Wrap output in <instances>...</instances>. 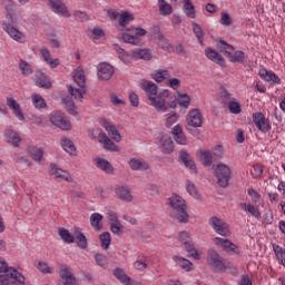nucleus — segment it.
<instances>
[{
  "label": "nucleus",
  "instance_id": "bb28decb",
  "mask_svg": "<svg viewBox=\"0 0 285 285\" xmlns=\"http://www.w3.org/2000/svg\"><path fill=\"white\" fill-rule=\"evenodd\" d=\"M259 77L264 79V81H267L268 83H279V77L275 75L273 71H268L266 69L259 70Z\"/></svg>",
  "mask_w": 285,
  "mask_h": 285
},
{
  "label": "nucleus",
  "instance_id": "c9c22d12",
  "mask_svg": "<svg viewBox=\"0 0 285 285\" xmlns=\"http://www.w3.org/2000/svg\"><path fill=\"white\" fill-rule=\"evenodd\" d=\"M158 8L161 17H169L173 14V7L166 0H158Z\"/></svg>",
  "mask_w": 285,
  "mask_h": 285
},
{
  "label": "nucleus",
  "instance_id": "49530a36",
  "mask_svg": "<svg viewBox=\"0 0 285 285\" xmlns=\"http://www.w3.org/2000/svg\"><path fill=\"white\" fill-rule=\"evenodd\" d=\"M134 20L135 18L132 14H130L128 11H125L119 17V26H121V28H126V26H128V23Z\"/></svg>",
  "mask_w": 285,
  "mask_h": 285
},
{
  "label": "nucleus",
  "instance_id": "774afa93",
  "mask_svg": "<svg viewBox=\"0 0 285 285\" xmlns=\"http://www.w3.org/2000/svg\"><path fill=\"white\" fill-rule=\"evenodd\" d=\"M274 253H275L277 259H284V257H285V249L284 248H282L278 245H274Z\"/></svg>",
  "mask_w": 285,
  "mask_h": 285
},
{
  "label": "nucleus",
  "instance_id": "13d9d810",
  "mask_svg": "<svg viewBox=\"0 0 285 285\" xmlns=\"http://www.w3.org/2000/svg\"><path fill=\"white\" fill-rule=\"evenodd\" d=\"M193 31L196 35L199 43H204V30H202V27L194 22L193 24Z\"/></svg>",
  "mask_w": 285,
  "mask_h": 285
},
{
  "label": "nucleus",
  "instance_id": "cd10ccee",
  "mask_svg": "<svg viewBox=\"0 0 285 285\" xmlns=\"http://www.w3.org/2000/svg\"><path fill=\"white\" fill-rule=\"evenodd\" d=\"M129 166L131 170H149L150 165L146 163V160L141 158H134L129 161Z\"/></svg>",
  "mask_w": 285,
  "mask_h": 285
},
{
  "label": "nucleus",
  "instance_id": "9b49d317",
  "mask_svg": "<svg viewBox=\"0 0 285 285\" xmlns=\"http://www.w3.org/2000/svg\"><path fill=\"white\" fill-rule=\"evenodd\" d=\"M2 30H4L13 41H17L18 43H26V35L19 31V29H17L12 23L3 22Z\"/></svg>",
  "mask_w": 285,
  "mask_h": 285
},
{
  "label": "nucleus",
  "instance_id": "a18cd8bd",
  "mask_svg": "<svg viewBox=\"0 0 285 285\" xmlns=\"http://www.w3.org/2000/svg\"><path fill=\"white\" fill-rule=\"evenodd\" d=\"M158 46L166 52H173V45L163 35L158 36Z\"/></svg>",
  "mask_w": 285,
  "mask_h": 285
},
{
  "label": "nucleus",
  "instance_id": "8fccbe9b",
  "mask_svg": "<svg viewBox=\"0 0 285 285\" xmlns=\"http://www.w3.org/2000/svg\"><path fill=\"white\" fill-rule=\"evenodd\" d=\"M19 69L21 70L22 75H24V77L32 75V66H30V63L24 60H20Z\"/></svg>",
  "mask_w": 285,
  "mask_h": 285
},
{
  "label": "nucleus",
  "instance_id": "b1692460",
  "mask_svg": "<svg viewBox=\"0 0 285 285\" xmlns=\"http://www.w3.org/2000/svg\"><path fill=\"white\" fill-rule=\"evenodd\" d=\"M36 86L39 88H46L47 90L52 88V82H50V79H48V76L46 73L38 71L36 73Z\"/></svg>",
  "mask_w": 285,
  "mask_h": 285
},
{
  "label": "nucleus",
  "instance_id": "ddd939ff",
  "mask_svg": "<svg viewBox=\"0 0 285 285\" xmlns=\"http://www.w3.org/2000/svg\"><path fill=\"white\" fill-rule=\"evenodd\" d=\"M186 124L191 128H202L204 124V116H202V111L199 109H191L188 111L186 116Z\"/></svg>",
  "mask_w": 285,
  "mask_h": 285
},
{
  "label": "nucleus",
  "instance_id": "2f4dec72",
  "mask_svg": "<svg viewBox=\"0 0 285 285\" xmlns=\"http://www.w3.org/2000/svg\"><path fill=\"white\" fill-rule=\"evenodd\" d=\"M116 195L117 198L122 202H132V194H130V189H128V187H117Z\"/></svg>",
  "mask_w": 285,
  "mask_h": 285
},
{
  "label": "nucleus",
  "instance_id": "3c124183",
  "mask_svg": "<svg viewBox=\"0 0 285 285\" xmlns=\"http://www.w3.org/2000/svg\"><path fill=\"white\" fill-rule=\"evenodd\" d=\"M232 115H239L242 112V105L238 104L237 99L230 100L227 105Z\"/></svg>",
  "mask_w": 285,
  "mask_h": 285
},
{
  "label": "nucleus",
  "instance_id": "6ab92c4d",
  "mask_svg": "<svg viewBox=\"0 0 285 285\" xmlns=\"http://www.w3.org/2000/svg\"><path fill=\"white\" fill-rule=\"evenodd\" d=\"M100 124L102 128H105V130L108 132L109 137L114 139V141H117V144L121 141V134H119V130H117L112 124L108 122L106 119H101Z\"/></svg>",
  "mask_w": 285,
  "mask_h": 285
},
{
  "label": "nucleus",
  "instance_id": "680f3d73",
  "mask_svg": "<svg viewBox=\"0 0 285 285\" xmlns=\"http://www.w3.org/2000/svg\"><path fill=\"white\" fill-rule=\"evenodd\" d=\"M136 57H138L139 59H144L145 61H150L153 55L148 49H139L138 51H136Z\"/></svg>",
  "mask_w": 285,
  "mask_h": 285
},
{
  "label": "nucleus",
  "instance_id": "0e129e2a",
  "mask_svg": "<svg viewBox=\"0 0 285 285\" xmlns=\"http://www.w3.org/2000/svg\"><path fill=\"white\" fill-rule=\"evenodd\" d=\"M179 119V116L173 111L169 114V116L166 118V127L170 128V126H174V124H177V120Z\"/></svg>",
  "mask_w": 285,
  "mask_h": 285
},
{
  "label": "nucleus",
  "instance_id": "f257e3e1",
  "mask_svg": "<svg viewBox=\"0 0 285 285\" xmlns=\"http://www.w3.org/2000/svg\"><path fill=\"white\" fill-rule=\"evenodd\" d=\"M139 87L144 90L153 108L160 110V112H166V110H168L166 101L168 97H170V91L163 90L159 92L157 85L150 80H141Z\"/></svg>",
  "mask_w": 285,
  "mask_h": 285
},
{
  "label": "nucleus",
  "instance_id": "e2e57ef3",
  "mask_svg": "<svg viewBox=\"0 0 285 285\" xmlns=\"http://www.w3.org/2000/svg\"><path fill=\"white\" fill-rule=\"evenodd\" d=\"M168 77V70H159L153 73V79L160 83V81H164Z\"/></svg>",
  "mask_w": 285,
  "mask_h": 285
},
{
  "label": "nucleus",
  "instance_id": "9d476101",
  "mask_svg": "<svg viewBox=\"0 0 285 285\" xmlns=\"http://www.w3.org/2000/svg\"><path fill=\"white\" fill-rule=\"evenodd\" d=\"M253 122H254V126H256L257 130H259V132H264V134L269 132L272 128L271 120L259 111L253 114Z\"/></svg>",
  "mask_w": 285,
  "mask_h": 285
},
{
  "label": "nucleus",
  "instance_id": "864d4df0",
  "mask_svg": "<svg viewBox=\"0 0 285 285\" xmlns=\"http://www.w3.org/2000/svg\"><path fill=\"white\" fill-rule=\"evenodd\" d=\"M76 239L78 240L79 248H81L82 250H86V248H88V238H86V235H83V233L79 232L76 235Z\"/></svg>",
  "mask_w": 285,
  "mask_h": 285
},
{
  "label": "nucleus",
  "instance_id": "c03bdc74",
  "mask_svg": "<svg viewBox=\"0 0 285 285\" xmlns=\"http://www.w3.org/2000/svg\"><path fill=\"white\" fill-rule=\"evenodd\" d=\"M62 106L69 115H77V111L75 110V101L70 97H66L62 99Z\"/></svg>",
  "mask_w": 285,
  "mask_h": 285
},
{
  "label": "nucleus",
  "instance_id": "603ef678",
  "mask_svg": "<svg viewBox=\"0 0 285 285\" xmlns=\"http://www.w3.org/2000/svg\"><path fill=\"white\" fill-rule=\"evenodd\" d=\"M37 268L42 273V275H52L55 273V269L49 267L48 263L39 262Z\"/></svg>",
  "mask_w": 285,
  "mask_h": 285
},
{
  "label": "nucleus",
  "instance_id": "052dcab7",
  "mask_svg": "<svg viewBox=\"0 0 285 285\" xmlns=\"http://www.w3.org/2000/svg\"><path fill=\"white\" fill-rule=\"evenodd\" d=\"M95 261L100 268H108V258L102 254H96Z\"/></svg>",
  "mask_w": 285,
  "mask_h": 285
},
{
  "label": "nucleus",
  "instance_id": "338daca9",
  "mask_svg": "<svg viewBox=\"0 0 285 285\" xmlns=\"http://www.w3.org/2000/svg\"><path fill=\"white\" fill-rule=\"evenodd\" d=\"M186 190L191 197H199V193L197 191V187L193 183L186 184Z\"/></svg>",
  "mask_w": 285,
  "mask_h": 285
},
{
  "label": "nucleus",
  "instance_id": "c756f323",
  "mask_svg": "<svg viewBox=\"0 0 285 285\" xmlns=\"http://www.w3.org/2000/svg\"><path fill=\"white\" fill-rule=\"evenodd\" d=\"M95 164L97 168L100 170H104V173H107L108 175L112 174L115 171V168H112V165L104 158H96Z\"/></svg>",
  "mask_w": 285,
  "mask_h": 285
},
{
  "label": "nucleus",
  "instance_id": "ea45409f",
  "mask_svg": "<svg viewBox=\"0 0 285 285\" xmlns=\"http://www.w3.org/2000/svg\"><path fill=\"white\" fill-rule=\"evenodd\" d=\"M31 99H32V104H33L35 108H37L38 110H42V108H46V106H47L46 99H43V97H41V95L33 94L31 96Z\"/></svg>",
  "mask_w": 285,
  "mask_h": 285
},
{
  "label": "nucleus",
  "instance_id": "5fc2aeb1",
  "mask_svg": "<svg viewBox=\"0 0 285 285\" xmlns=\"http://www.w3.org/2000/svg\"><path fill=\"white\" fill-rule=\"evenodd\" d=\"M30 155L33 161H41V159H43V149L33 147Z\"/></svg>",
  "mask_w": 285,
  "mask_h": 285
},
{
  "label": "nucleus",
  "instance_id": "72a5a7b5",
  "mask_svg": "<svg viewBox=\"0 0 285 285\" xmlns=\"http://www.w3.org/2000/svg\"><path fill=\"white\" fill-rule=\"evenodd\" d=\"M173 259L177 264V266H179L187 273H190V271H193V263L190 261L180 256H174Z\"/></svg>",
  "mask_w": 285,
  "mask_h": 285
},
{
  "label": "nucleus",
  "instance_id": "1a4fd4ad",
  "mask_svg": "<svg viewBox=\"0 0 285 285\" xmlns=\"http://www.w3.org/2000/svg\"><path fill=\"white\" fill-rule=\"evenodd\" d=\"M58 275L61 279L58 285H78L77 277H75V274H72L68 266L59 265Z\"/></svg>",
  "mask_w": 285,
  "mask_h": 285
},
{
  "label": "nucleus",
  "instance_id": "5701e85b",
  "mask_svg": "<svg viewBox=\"0 0 285 285\" xmlns=\"http://www.w3.org/2000/svg\"><path fill=\"white\" fill-rule=\"evenodd\" d=\"M171 134L174 135L176 144H179L180 146H186V144H188V139H186V135H184V129L180 125H176L173 128Z\"/></svg>",
  "mask_w": 285,
  "mask_h": 285
},
{
  "label": "nucleus",
  "instance_id": "4d7b16f0",
  "mask_svg": "<svg viewBox=\"0 0 285 285\" xmlns=\"http://www.w3.org/2000/svg\"><path fill=\"white\" fill-rule=\"evenodd\" d=\"M228 59L232 63H242V61H244V52L236 51L235 53H230Z\"/></svg>",
  "mask_w": 285,
  "mask_h": 285
},
{
  "label": "nucleus",
  "instance_id": "473e14b6",
  "mask_svg": "<svg viewBox=\"0 0 285 285\" xmlns=\"http://www.w3.org/2000/svg\"><path fill=\"white\" fill-rule=\"evenodd\" d=\"M40 52L43 57V60L46 61V63H48V66H50V68H57V66H59V58L52 59L50 57V50H48L47 48H42Z\"/></svg>",
  "mask_w": 285,
  "mask_h": 285
},
{
  "label": "nucleus",
  "instance_id": "58836bf2",
  "mask_svg": "<svg viewBox=\"0 0 285 285\" xmlns=\"http://www.w3.org/2000/svg\"><path fill=\"white\" fill-rule=\"evenodd\" d=\"M217 48L223 55H226L227 57H230V53L235 52V48L232 45H228L226 41L220 40L217 43Z\"/></svg>",
  "mask_w": 285,
  "mask_h": 285
},
{
  "label": "nucleus",
  "instance_id": "aec40b11",
  "mask_svg": "<svg viewBox=\"0 0 285 285\" xmlns=\"http://www.w3.org/2000/svg\"><path fill=\"white\" fill-rule=\"evenodd\" d=\"M51 175L56 177V179H63L65 181H72V176L68 170L61 169L57 164H51Z\"/></svg>",
  "mask_w": 285,
  "mask_h": 285
},
{
  "label": "nucleus",
  "instance_id": "6e6552de",
  "mask_svg": "<svg viewBox=\"0 0 285 285\" xmlns=\"http://www.w3.org/2000/svg\"><path fill=\"white\" fill-rule=\"evenodd\" d=\"M215 175L218 179L219 186L226 188L230 181V167L228 165L218 164L215 168Z\"/></svg>",
  "mask_w": 285,
  "mask_h": 285
},
{
  "label": "nucleus",
  "instance_id": "69168bd1",
  "mask_svg": "<svg viewBox=\"0 0 285 285\" xmlns=\"http://www.w3.org/2000/svg\"><path fill=\"white\" fill-rule=\"evenodd\" d=\"M121 39L125 43H132V46H137V37L130 36L129 33H122Z\"/></svg>",
  "mask_w": 285,
  "mask_h": 285
},
{
  "label": "nucleus",
  "instance_id": "423d86ee",
  "mask_svg": "<svg viewBox=\"0 0 285 285\" xmlns=\"http://www.w3.org/2000/svg\"><path fill=\"white\" fill-rule=\"evenodd\" d=\"M250 197L253 199V205L250 206V215L256 219H262V213L264 212V200L259 193L250 190Z\"/></svg>",
  "mask_w": 285,
  "mask_h": 285
},
{
  "label": "nucleus",
  "instance_id": "4be33fe9",
  "mask_svg": "<svg viewBox=\"0 0 285 285\" xmlns=\"http://www.w3.org/2000/svg\"><path fill=\"white\" fill-rule=\"evenodd\" d=\"M179 161H183V164L186 166V168H189L191 173H197V166L195 165V160L188 155L186 150H181L179 153Z\"/></svg>",
  "mask_w": 285,
  "mask_h": 285
},
{
  "label": "nucleus",
  "instance_id": "f03ea898",
  "mask_svg": "<svg viewBox=\"0 0 285 285\" xmlns=\"http://www.w3.org/2000/svg\"><path fill=\"white\" fill-rule=\"evenodd\" d=\"M167 204L171 208V217L178 219L180 224H186V222H188V212H186V200L181 196L174 194L167 199Z\"/></svg>",
  "mask_w": 285,
  "mask_h": 285
},
{
  "label": "nucleus",
  "instance_id": "a19ab883",
  "mask_svg": "<svg viewBox=\"0 0 285 285\" xmlns=\"http://www.w3.org/2000/svg\"><path fill=\"white\" fill-rule=\"evenodd\" d=\"M183 12H185L186 17H188L189 19H195V6H193V2H190V0L185 1Z\"/></svg>",
  "mask_w": 285,
  "mask_h": 285
},
{
  "label": "nucleus",
  "instance_id": "20e7f679",
  "mask_svg": "<svg viewBox=\"0 0 285 285\" xmlns=\"http://www.w3.org/2000/svg\"><path fill=\"white\" fill-rule=\"evenodd\" d=\"M26 285V276L10 267L8 272L0 274V285Z\"/></svg>",
  "mask_w": 285,
  "mask_h": 285
},
{
  "label": "nucleus",
  "instance_id": "f704fd0d",
  "mask_svg": "<svg viewBox=\"0 0 285 285\" xmlns=\"http://www.w3.org/2000/svg\"><path fill=\"white\" fill-rule=\"evenodd\" d=\"M61 146L63 150L69 155H75V153H77V147H75V142H72L70 138H66V137L61 138Z\"/></svg>",
  "mask_w": 285,
  "mask_h": 285
},
{
  "label": "nucleus",
  "instance_id": "f3484780",
  "mask_svg": "<svg viewBox=\"0 0 285 285\" xmlns=\"http://www.w3.org/2000/svg\"><path fill=\"white\" fill-rule=\"evenodd\" d=\"M98 141L101 144L105 150L110 153H119V147L104 132L98 134Z\"/></svg>",
  "mask_w": 285,
  "mask_h": 285
},
{
  "label": "nucleus",
  "instance_id": "bf43d9fd",
  "mask_svg": "<svg viewBox=\"0 0 285 285\" xmlns=\"http://www.w3.org/2000/svg\"><path fill=\"white\" fill-rule=\"evenodd\" d=\"M220 98H222V101H223V104H224L225 106L229 105L230 101L235 100V98H233V97L230 96V92H228V91L226 90V88H222V90H220Z\"/></svg>",
  "mask_w": 285,
  "mask_h": 285
},
{
  "label": "nucleus",
  "instance_id": "f8f14e48",
  "mask_svg": "<svg viewBox=\"0 0 285 285\" xmlns=\"http://www.w3.org/2000/svg\"><path fill=\"white\" fill-rule=\"evenodd\" d=\"M209 226H212L217 235H222L223 237H228V235H230V228H228V224L215 216L209 219Z\"/></svg>",
  "mask_w": 285,
  "mask_h": 285
},
{
  "label": "nucleus",
  "instance_id": "393cba45",
  "mask_svg": "<svg viewBox=\"0 0 285 285\" xmlns=\"http://www.w3.org/2000/svg\"><path fill=\"white\" fill-rule=\"evenodd\" d=\"M73 81L77 82V85L80 88H86V71H83V68L78 67L72 71Z\"/></svg>",
  "mask_w": 285,
  "mask_h": 285
},
{
  "label": "nucleus",
  "instance_id": "37998d69",
  "mask_svg": "<svg viewBox=\"0 0 285 285\" xmlns=\"http://www.w3.org/2000/svg\"><path fill=\"white\" fill-rule=\"evenodd\" d=\"M99 239L101 242L102 250H108V248H110V242H112L110 233L104 232L102 234H100Z\"/></svg>",
  "mask_w": 285,
  "mask_h": 285
},
{
  "label": "nucleus",
  "instance_id": "7c9ffc66",
  "mask_svg": "<svg viewBox=\"0 0 285 285\" xmlns=\"http://www.w3.org/2000/svg\"><path fill=\"white\" fill-rule=\"evenodd\" d=\"M199 154L202 164H204L207 168L213 166V161H216L215 156L210 150H200Z\"/></svg>",
  "mask_w": 285,
  "mask_h": 285
},
{
  "label": "nucleus",
  "instance_id": "09e8293b",
  "mask_svg": "<svg viewBox=\"0 0 285 285\" xmlns=\"http://www.w3.org/2000/svg\"><path fill=\"white\" fill-rule=\"evenodd\" d=\"M86 92L85 87L75 88L72 86L69 87V94L71 97H75V99H83V94Z\"/></svg>",
  "mask_w": 285,
  "mask_h": 285
},
{
  "label": "nucleus",
  "instance_id": "7ed1b4c3",
  "mask_svg": "<svg viewBox=\"0 0 285 285\" xmlns=\"http://www.w3.org/2000/svg\"><path fill=\"white\" fill-rule=\"evenodd\" d=\"M207 264L214 273H226L228 271V262L224 259L215 249H208Z\"/></svg>",
  "mask_w": 285,
  "mask_h": 285
},
{
  "label": "nucleus",
  "instance_id": "0eeeda50",
  "mask_svg": "<svg viewBox=\"0 0 285 285\" xmlns=\"http://www.w3.org/2000/svg\"><path fill=\"white\" fill-rule=\"evenodd\" d=\"M179 242H181L187 253H190V257H194V259H200L199 252L195 249V244H193V237L190 236V233L180 232Z\"/></svg>",
  "mask_w": 285,
  "mask_h": 285
},
{
  "label": "nucleus",
  "instance_id": "a211bd4d",
  "mask_svg": "<svg viewBox=\"0 0 285 285\" xmlns=\"http://www.w3.org/2000/svg\"><path fill=\"white\" fill-rule=\"evenodd\" d=\"M159 147L165 155H170L175 150V142H173V138L168 134H165L160 136Z\"/></svg>",
  "mask_w": 285,
  "mask_h": 285
},
{
  "label": "nucleus",
  "instance_id": "c85d7f7f",
  "mask_svg": "<svg viewBox=\"0 0 285 285\" xmlns=\"http://www.w3.org/2000/svg\"><path fill=\"white\" fill-rule=\"evenodd\" d=\"M4 138L6 141H8V144H11L12 146H19V142L21 141V137L19 136V134H17V131L12 130V129H7L4 131Z\"/></svg>",
  "mask_w": 285,
  "mask_h": 285
},
{
  "label": "nucleus",
  "instance_id": "79ce46f5",
  "mask_svg": "<svg viewBox=\"0 0 285 285\" xmlns=\"http://www.w3.org/2000/svg\"><path fill=\"white\" fill-rule=\"evenodd\" d=\"M58 233L65 244H75V236L68 229L60 228Z\"/></svg>",
  "mask_w": 285,
  "mask_h": 285
},
{
  "label": "nucleus",
  "instance_id": "39448f33",
  "mask_svg": "<svg viewBox=\"0 0 285 285\" xmlns=\"http://www.w3.org/2000/svg\"><path fill=\"white\" fill-rule=\"evenodd\" d=\"M49 121L52 126L59 128L60 130H72V124L70 122V119L66 117V114L59 110H53L49 114Z\"/></svg>",
  "mask_w": 285,
  "mask_h": 285
},
{
  "label": "nucleus",
  "instance_id": "e433bc0d",
  "mask_svg": "<svg viewBox=\"0 0 285 285\" xmlns=\"http://www.w3.org/2000/svg\"><path fill=\"white\" fill-rule=\"evenodd\" d=\"M114 276L118 278V281L121 282V284L130 285V277L126 275V272L122 268L117 267L114 271Z\"/></svg>",
  "mask_w": 285,
  "mask_h": 285
},
{
  "label": "nucleus",
  "instance_id": "4468645a",
  "mask_svg": "<svg viewBox=\"0 0 285 285\" xmlns=\"http://www.w3.org/2000/svg\"><path fill=\"white\" fill-rule=\"evenodd\" d=\"M97 75L101 81H108L115 75V68L108 62H101L97 67Z\"/></svg>",
  "mask_w": 285,
  "mask_h": 285
},
{
  "label": "nucleus",
  "instance_id": "2eb2a0df",
  "mask_svg": "<svg viewBox=\"0 0 285 285\" xmlns=\"http://www.w3.org/2000/svg\"><path fill=\"white\" fill-rule=\"evenodd\" d=\"M48 7L50 10H52V12L59 14L60 17H70V11H68V8L66 4H63V2H61V0H49Z\"/></svg>",
  "mask_w": 285,
  "mask_h": 285
},
{
  "label": "nucleus",
  "instance_id": "dca6fc26",
  "mask_svg": "<svg viewBox=\"0 0 285 285\" xmlns=\"http://www.w3.org/2000/svg\"><path fill=\"white\" fill-rule=\"evenodd\" d=\"M214 244L218 246V248H223V250H226V253H238L237 245H235L227 238L216 237L214 238Z\"/></svg>",
  "mask_w": 285,
  "mask_h": 285
},
{
  "label": "nucleus",
  "instance_id": "412c9836",
  "mask_svg": "<svg viewBox=\"0 0 285 285\" xmlns=\"http://www.w3.org/2000/svg\"><path fill=\"white\" fill-rule=\"evenodd\" d=\"M7 106L12 110L14 117L19 119V121H23L26 119V116H23V111H21V106L14 98H7Z\"/></svg>",
  "mask_w": 285,
  "mask_h": 285
},
{
  "label": "nucleus",
  "instance_id": "4c0bfd02",
  "mask_svg": "<svg viewBox=\"0 0 285 285\" xmlns=\"http://www.w3.org/2000/svg\"><path fill=\"white\" fill-rule=\"evenodd\" d=\"M101 219H104V216L99 213H94L90 216V224H91L94 230H101V228H102Z\"/></svg>",
  "mask_w": 285,
  "mask_h": 285
},
{
  "label": "nucleus",
  "instance_id": "6e6d98bb",
  "mask_svg": "<svg viewBox=\"0 0 285 285\" xmlns=\"http://www.w3.org/2000/svg\"><path fill=\"white\" fill-rule=\"evenodd\" d=\"M178 104L180 108H188V106H190V96L179 94Z\"/></svg>",
  "mask_w": 285,
  "mask_h": 285
},
{
  "label": "nucleus",
  "instance_id": "a878e982",
  "mask_svg": "<svg viewBox=\"0 0 285 285\" xmlns=\"http://www.w3.org/2000/svg\"><path fill=\"white\" fill-rule=\"evenodd\" d=\"M205 56L209 61H214V63H218L219 66H224V57L213 48L205 49Z\"/></svg>",
  "mask_w": 285,
  "mask_h": 285
},
{
  "label": "nucleus",
  "instance_id": "de8ad7c7",
  "mask_svg": "<svg viewBox=\"0 0 285 285\" xmlns=\"http://www.w3.org/2000/svg\"><path fill=\"white\" fill-rule=\"evenodd\" d=\"M109 226L114 235H117L118 237L124 235V226L121 225L120 220H116V223H111Z\"/></svg>",
  "mask_w": 285,
  "mask_h": 285
}]
</instances>
